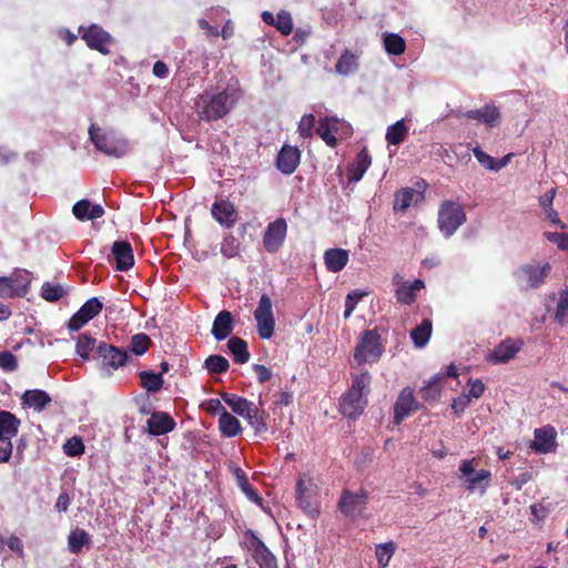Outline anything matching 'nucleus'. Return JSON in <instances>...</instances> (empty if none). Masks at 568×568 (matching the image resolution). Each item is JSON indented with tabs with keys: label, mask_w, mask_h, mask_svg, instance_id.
<instances>
[{
	"label": "nucleus",
	"mask_w": 568,
	"mask_h": 568,
	"mask_svg": "<svg viewBox=\"0 0 568 568\" xmlns=\"http://www.w3.org/2000/svg\"><path fill=\"white\" fill-rule=\"evenodd\" d=\"M432 328V322L427 318H424L418 326L412 329L410 337L417 347H423L428 343Z\"/></svg>",
	"instance_id": "79ce46f5"
},
{
	"label": "nucleus",
	"mask_w": 568,
	"mask_h": 568,
	"mask_svg": "<svg viewBox=\"0 0 568 568\" xmlns=\"http://www.w3.org/2000/svg\"><path fill=\"white\" fill-rule=\"evenodd\" d=\"M211 214L216 222L226 229H232L239 217L234 204L225 200L214 202Z\"/></svg>",
	"instance_id": "dca6fc26"
},
{
	"label": "nucleus",
	"mask_w": 568,
	"mask_h": 568,
	"mask_svg": "<svg viewBox=\"0 0 568 568\" xmlns=\"http://www.w3.org/2000/svg\"><path fill=\"white\" fill-rule=\"evenodd\" d=\"M103 310V303L98 297L89 298L69 320L67 326L71 332L80 331Z\"/></svg>",
	"instance_id": "ddd939ff"
},
{
	"label": "nucleus",
	"mask_w": 568,
	"mask_h": 568,
	"mask_svg": "<svg viewBox=\"0 0 568 568\" xmlns=\"http://www.w3.org/2000/svg\"><path fill=\"white\" fill-rule=\"evenodd\" d=\"M555 321L565 325L568 323V295L564 292L560 293L557 310L555 312Z\"/></svg>",
	"instance_id": "864d4df0"
},
{
	"label": "nucleus",
	"mask_w": 568,
	"mask_h": 568,
	"mask_svg": "<svg viewBox=\"0 0 568 568\" xmlns=\"http://www.w3.org/2000/svg\"><path fill=\"white\" fill-rule=\"evenodd\" d=\"M544 236L551 243H555L558 248L568 252V233L545 232Z\"/></svg>",
	"instance_id": "052dcab7"
},
{
	"label": "nucleus",
	"mask_w": 568,
	"mask_h": 568,
	"mask_svg": "<svg viewBox=\"0 0 568 568\" xmlns=\"http://www.w3.org/2000/svg\"><path fill=\"white\" fill-rule=\"evenodd\" d=\"M176 426L173 417L165 412H154L148 419V432L153 436H160L172 432Z\"/></svg>",
	"instance_id": "5701e85b"
},
{
	"label": "nucleus",
	"mask_w": 568,
	"mask_h": 568,
	"mask_svg": "<svg viewBox=\"0 0 568 568\" xmlns=\"http://www.w3.org/2000/svg\"><path fill=\"white\" fill-rule=\"evenodd\" d=\"M468 386H469V389H468L467 395H469L470 398H479L486 389V386L481 382V379H471L470 378L468 382Z\"/></svg>",
	"instance_id": "338daca9"
},
{
	"label": "nucleus",
	"mask_w": 568,
	"mask_h": 568,
	"mask_svg": "<svg viewBox=\"0 0 568 568\" xmlns=\"http://www.w3.org/2000/svg\"><path fill=\"white\" fill-rule=\"evenodd\" d=\"M95 361L94 367L101 377H108L113 371L124 366L132 357H92Z\"/></svg>",
	"instance_id": "c756f323"
},
{
	"label": "nucleus",
	"mask_w": 568,
	"mask_h": 568,
	"mask_svg": "<svg viewBox=\"0 0 568 568\" xmlns=\"http://www.w3.org/2000/svg\"><path fill=\"white\" fill-rule=\"evenodd\" d=\"M200 407L211 415H220L221 416L223 410H226L225 407L222 405L221 400L217 398H210L207 400H204L200 405Z\"/></svg>",
	"instance_id": "680f3d73"
},
{
	"label": "nucleus",
	"mask_w": 568,
	"mask_h": 568,
	"mask_svg": "<svg viewBox=\"0 0 568 568\" xmlns=\"http://www.w3.org/2000/svg\"><path fill=\"white\" fill-rule=\"evenodd\" d=\"M219 429L225 437H235L242 432L240 420L231 415L227 410H223L219 418Z\"/></svg>",
	"instance_id": "2f4dec72"
},
{
	"label": "nucleus",
	"mask_w": 568,
	"mask_h": 568,
	"mask_svg": "<svg viewBox=\"0 0 568 568\" xmlns=\"http://www.w3.org/2000/svg\"><path fill=\"white\" fill-rule=\"evenodd\" d=\"M338 125L337 119L326 116L320 120L316 133L328 146L335 148L337 144L335 133L338 131Z\"/></svg>",
	"instance_id": "bb28decb"
},
{
	"label": "nucleus",
	"mask_w": 568,
	"mask_h": 568,
	"mask_svg": "<svg viewBox=\"0 0 568 568\" xmlns=\"http://www.w3.org/2000/svg\"><path fill=\"white\" fill-rule=\"evenodd\" d=\"M12 454L11 438L8 436H0V463L9 460Z\"/></svg>",
	"instance_id": "0e129e2a"
},
{
	"label": "nucleus",
	"mask_w": 568,
	"mask_h": 568,
	"mask_svg": "<svg viewBox=\"0 0 568 568\" xmlns=\"http://www.w3.org/2000/svg\"><path fill=\"white\" fill-rule=\"evenodd\" d=\"M382 353L383 346L377 329H367L357 343L354 355H382Z\"/></svg>",
	"instance_id": "6ab92c4d"
},
{
	"label": "nucleus",
	"mask_w": 568,
	"mask_h": 568,
	"mask_svg": "<svg viewBox=\"0 0 568 568\" xmlns=\"http://www.w3.org/2000/svg\"><path fill=\"white\" fill-rule=\"evenodd\" d=\"M471 398L466 393H462L457 397H455L452 402V409L454 414L459 417L465 409L470 405Z\"/></svg>",
	"instance_id": "13d9d810"
},
{
	"label": "nucleus",
	"mask_w": 568,
	"mask_h": 568,
	"mask_svg": "<svg viewBox=\"0 0 568 568\" xmlns=\"http://www.w3.org/2000/svg\"><path fill=\"white\" fill-rule=\"evenodd\" d=\"M77 355H128V351L95 338L90 333L78 336L75 344Z\"/></svg>",
	"instance_id": "6e6552de"
},
{
	"label": "nucleus",
	"mask_w": 568,
	"mask_h": 568,
	"mask_svg": "<svg viewBox=\"0 0 568 568\" xmlns=\"http://www.w3.org/2000/svg\"><path fill=\"white\" fill-rule=\"evenodd\" d=\"M264 316H274L272 301L267 294H262L257 308L254 312V317Z\"/></svg>",
	"instance_id": "4d7b16f0"
},
{
	"label": "nucleus",
	"mask_w": 568,
	"mask_h": 568,
	"mask_svg": "<svg viewBox=\"0 0 568 568\" xmlns=\"http://www.w3.org/2000/svg\"><path fill=\"white\" fill-rule=\"evenodd\" d=\"M407 135L408 126L402 119L387 128L385 139L389 145H399L406 140Z\"/></svg>",
	"instance_id": "72a5a7b5"
},
{
	"label": "nucleus",
	"mask_w": 568,
	"mask_h": 568,
	"mask_svg": "<svg viewBox=\"0 0 568 568\" xmlns=\"http://www.w3.org/2000/svg\"><path fill=\"white\" fill-rule=\"evenodd\" d=\"M72 213L80 221H92L102 217L104 209L100 204H92L83 199L74 203Z\"/></svg>",
	"instance_id": "393cba45"
},
{
	"label": "nucleus",
	"mask_w": 568,
	"mask_h": 568,
	"mask_svg": "<svg viewBox=\"0 0 568 568\" xmlns=\"http://www.w3.org/2000/svg\"><path fill=\"white\" fill-rule=\"evenodd\" d=\"M369 494L361 488L354 493L348 489L343 490L338 500V510L347 518L356 520L359 518L368 504Z\"/></svg>",
	"instance_id": "0eeeda50"
},
{
	"label": "nucleus",
	"mask_w": 568,
	"mask_h": 568,
	"mask_svg": "<svg viewBox=\"0 0 568 568\" xmlns=\"http://www.w3.org/2000/svg\"><path fill=\"white\" fill-rule=\"evenodd\" d=\"M222 399L232 408V410L242 416L246 413L248 407L253 404L244 397L232 393H223Z\"/></svg>",
	"instance_id": "a18cd8bd"
},
{
	"label": "nucleus",
	"mask_w": 568,
	"mask_h": 568,
	"mask_svg": "<svg viewBox=\"0 0 568 568\" xmlns=\"http://www.w3.org/2000/svg\"><path fill=\"white\" fill-rule=\"evenodd\" d=\"M423 408L424 404L416 399L414 389L412 387L403 388L398 394L393 407L394 425H400L404 422V419H406L413 413L422 410Z\"/></svg>",
	"instance_id": "9b49d317"
},
{
	"label": "nucleus",
	"mask_w": 568,
	"mask_h": 568,
	"mask_svg": "<svg viewBox=\"0 0 568 568\" xmlns=\"http://www.w3.org/2000/svg\"><path fill=\"white\" fill-rule=\"evenodd\" d=\"M363 294L362 293H358L356 291L349 293L347 296H346V301H345V312H344V317L347 318L352 315L353 311L355 310L356 307V304L357 302L362 298Z\"/></svg>",
	"instance_id": "69168bd1"
},
{
	"label": "nucleus",
	"mask_w": 568,
	"mask_h": 568,
	"mask_svg": "<svg viewBox=\"0 0 568 568\" xmlns=\"http://www.w3.org/2000/svg\"><path fill=\"white\" fill-rule=\"evenodd\" d=\"M315 123V116L313 114H305L302 116L298 123V133L302 138H311Z\"/></svg>",
	"instance_id": "bf43d9fd"
},
{
	"label": "nucleus",
	"mask_w": 568,
	"mask_h": 568,
	"mask_svg": "<svg viewBox=\"0 0 568 568\" xmlns=\"http://www.w3.org/2000/svg\"><path fill=\"white\" fill-rule=\"evenodd\" d=\"M20 420L8 410H0V436L10 438L18 434Z\"/></svg>",
	"instance_id": "e433bc0d"
},
{
	"label": "nucleus",
	"mask_w": 568,
	"mask_h": 568,
	"mask_svg": "<svg viewBox=\"0 0 568 568\" xmlns=\"http://www.w3.org/2000/svg\"><path fill=\"white\" fill-rule=\"evenodd\" d=\"M111 251L116 271L125 272L134 265L133 250L128 241H115Z\"/></svg>",
	"instance_id": "a211bd4d"
},
{
	"label": "nucleus",
	"mask_w": 568,
	"mask_h": 568,
	"mask_svg": "<svg viewBox=\"0 0 568 568\" xmlns=\"http://www.w3.org/2000/svg\"><path fill=\"white\" fill-rule=\"evenodd\" d=\"M416 197H423V195L412 187L400 189L394 195V211L407 210L414 201H417Z\"/></svg>",
	"instance_id": "473e14b6"
},
{
	"label": "nucleus",
	"mask_w": 568,
	"mask_h": 568,
	"mask_svg": "<svg viewBox=\"0 0 568 568\" xmlns=\"http://www.w3.org/2000/svg\"><path fill=\"white\" fill-rule=\"evenodd\" d=\"M252 535V556L260 568H278L276 557L254 532Z\"/></svg>",
	"instance_id": "f3484780"
},
{
	"label": "nucleus",
	"mask_w": 568,
	"mask_h": 568,
	"mask_svg": "<svg viewBox=\"0 0 568 568\" xmlns=\"http://www.w3.org/2000/svg\"><path fill=\"white\" fill-rule=\"evenodd\" d=\"M425 287L424 281L420 278L415 280L409 285L402 284L395 291V297L398 303L404 305H412L415 303L417 293Z\"/></svg>",
	"instance_id": "cd10ccee"
},
{
	"label": "nucleus",
	"mask_w": 568,
	"mask_h": 568,
	"mask_svg": "<svg viewBox=\"0 0 568 568\" xmlns=\"http://www.w3.org/2000/svg\"><path fill=\"white\" fill-rule=\"evenodd\" d=\"M524 342L520 338H507L503 341L489 355H516L521 351Z\"/></svg>",
	"instance_id": "49530a36"
},
{
	"label": "nucleus",
	"mask_w": 568,
	"mask_h": 568,
	"mask_svg": "<svg viewBox=\"0 0 568 568\" xmlns=\"http://www.w3.org/2000/svg\"><path fill=\"white\" fill-rule=\"evenodd\" d=\"M463 115L469 120H478L488 128H495L500 122V111L495 104H486L479 109L468 110Z\"/></svg>",
	"instance_id": "4be33fe9"
},
{
	"label": "nucleus",
	"mask_w": 568,
	"mask_h": 568,
	"mask_svg": "<svg viewBox=\"0 0 568 568\" xmlns=\"http://www.w3.org/2000/svg\"><path fill=\"white\" fill-rule=\"evenodd\" d=\"M63 452L69 457H78L84 453V444L80 437H71L63 445Z\"/></svg>",
	"instance_id": "3c124183"
},
{
	"label": "nucleus",
	"mask_w": 568,
	"mask_h": 568,
	"mask_svg": "<svg viewBox=\"0 0 568 568\" xmlns=\"http://www.w3.org/2000/svg\"><path fill=\"white\" fill-rule=\"evenodd\" d=\"M233 332V316L230 311H221L214 318L212 334L217 341L225 339Z\"/></svg>",
	"instance_id": "a878e982"
},
{
	"label": "nucleus",
	"mask_w": 568,
	"mask_h": 568,
	"mask_svg": "<svg viewBox=\"0 0 568 568\" xmlns=\"http://www.w3.org/2000/svg\"><path fill=\"white\" fill-rule=\"evenodd\" d=\"M233 475H234V477L236 479L237 486L245 494V496L250 500H252V501H254L256 504H261L262 498L258 495L257 490L250 484V481H248L244 470L242 468H240V467H234L233 468Z\"/></svg>",
	"instance_id": "f704fd0d"
},
{
	"label": "nucleus",
	"mask_w": 568,
	"mask_h": 568,
	"mask_svg": "<svg viewBox=\"0 0 568 568\" xmlns=\"http://www.w3.org/2000/svg\"><path fill=\"white\" fill-rule=\"evenodd\" d=\"M396 550L394 541H388L376 547V558L381 568H385Z\"/></svg>",
	"instance_id": "de8ad7c7"
},
{
	"label": "nucleus",
	"mask_w": 568,
	"mask_h": 568,
	"mask_svg": "<svg viewBox=\"0 0 568 568\" xmlns=\"http://www.w3.org/2000/svg\"><path fill=\"white\" fill-rule=\"evenodd\" d=\"M551 271L549 263L524 264L516 272L515 276L518 284L524 290H532L539 287L548 277Z\"/></svg>",
	"instance_id": "1a4fd4ad"
},
{
	"label": "nucleus",
	"mask_w": 568,
	"mask_h": 568,
	"mask_svg": "<svg viewBox=\"0 0 568 568\" xmlns=\"http://www.w3.org/2000/svg\"><path fill=\"white\" fill-rule=\"evenodd\" d=\"M89 136L95 149L105 155L121 158L129 151L128 140L112 131H105L97 124L90 125Z\"/></svg>",
	"instance_id": "7ed1b4c3"
},
{
	"label": "nucleus",
	"mask_w": 568,
	"mask_h": 568,
	"mask_svg": "<svg viewBox=\"0 0 568 568\" xmlns=\"http://www.w3.org/2000/svg\"><path fill=\"white\" fill-rule=\"evenodd\" d=\"M22 404L36 410H42L51 403L50 395L42 389L26 390L21 397Z\"/></svg>",
	"instance_id": "7c9ffc66"
},
{
	"label": "nucleus",
	"mask_w": 568,
	"mask_h": 568,
	"mask_svg": "<svg viewBox=\"0 0 568 568\" xmlns=\"http://www.w3.org/2000/svg\"><path fill=\"white\" fill-rule=\"evenodd\" d=\"M466 221V214L458 203L444 201L438 211V226L445 236H452Z\"/></svg>",
	"instance_id": "423d86ee"
},
{
	"label": "nucleus",
	"mask_w": 568,
	"mask_h": 568,
	"mask_svg": "<svg viewBox=\"0 0 568 568\" xmlns=\"http://www.w3.org/2000/svg\"><path fill=\"white\" fill-rule=\"evenodd\" d=\"M141 386L150 393L159 392L164 384L162 374L154 373L153 371H141L139 373Z\"/></svg>",
	"instance_id": "4c0bfd02"
},
{
	"label": "nucleus",
	"mask_w": 568,
	"mask_h": 568,
	"mask_svg": "<svg viewBox=\"0 0 568 568\" xmlns=\"http://www.w3.org/2000/svg\"><path fill=\"white\" fill-rule=\"evenodd\" d=\"M90 541L91 537L84 529L75 528L68 537V548L70 552L78 555L82 551L83 546L90 544Z\"/></svg>",
	"instance_id": "58836bf2"
},
{
	"label": "nucleus",
	"mask_w": 568,
	"mask_h": 568,
	"mask_svg": "<svg viewBox=\"0 0 568 568\" xmlns=\"http://www.w3.org/2000/svg\"><path fill=\"white\" fill-rule=\"evenodd\" d=\"M221 253L227 257H234L239 254V242L233 235H227L221 244Z\"/></svg>",
	"instance_id": "5fc2aeb1"
},
{
	"label": "nucleus",
	"mask_w": 568,
	"mask_h": 568,
	"mask_svg": "<svg viewBox=\"0 0 568 568\" xmlns=\"http://www.w3.org/2000/svg\"><path fill=\"white\" fill-rule=\"evenodd\" d=\"M457 367L454 364H450L445 372H438L434 374L420 388L419 395L423 399V404L433 405L437 403L444 389V382L447 377L456 378Z\"/></svg>",
	"instance_id": "9d476101"
},
{
	"label": "nucleus",
	"mask_w": 568,
	"mask_h": 568,
	"mask_svg": "<svg viewBox=\"0 0 568 568\" xmlns=\"http://www.w3.org/2000/svg\"><path fill=\"white\" fill-rule=\"evenodd\" d=\"M372 376L368 371L361 368L352 373V384L338 399V412L349 418H358L368 405Z\"/></svg>",
	"instance_id": "f03ea898"
},
{
	"label": "nucleus",
	"mask_w": 568,
	"mask_h": 568,
	"mask_svg": "<svg viewBox=\"0 0 568 568\" xmlns=\"http://www.w3.org/2000/svg\"><path fill=\"white\" fill-rule=\"evenodd\" d=\"M204 367L210 374H221L229 369L230 364L226 357H206Z\"/></svg>",
	"instance_id": "8fccbe9b"
},
{
	"label": "nucleus",
	"mask_w": 568,
	"mask_h": 568,
	"mask_svg": "<svg viewBox=\"0 0 568 568\" xmlns=\"http://www.w3.org/2000/svg\"><path fill=\"white\" fill-rule=\"evenodd\" d=\"M82 39L90 49L104 55L110 53L109 45L112 42V37L99 24L93 23L88 28L82 29Z\"/></svg>",
	"instance_id": "2eb2a0df"
},
{
	"label": "nucleus",
	"mask_w": 568,
	"mask_h": 568,
	"mask_svg": "<svg viewBox=\"0 0 568 568\" xmlns=\"http://www.w3.org/2000/svg\"><path fill=\"white\" fill-rule=\"evenodd\" d=\"M348 252L344 248H328L324 253L325 266L329 272L342 271L348 262Z\"/></svg>",
	"instance_id": "c85d7f7f"
},
{
	"label": "nucleus",
	"mask_w": 568,
	"mask_h": 568,
	"mask_svg": "<svg viewBox=\"0 0 568 568\" xmlns=\"http://www.w3.org/2000/svg\"><path fill=\"white\" fill-rule=\"evenodd\" d=\"M30 281L21 271H14L8 276H0V297H24L29 292Z\"/></svg>",
	"instance_id": "f8f14e48"
},
{
	"label": "nucleus",
	"mask_w": 568,
	"mask_h": 568,
	"mask_svg": "<svg viewBox=\"0 0 568 568\" xmlns=\"http://www.w3.org/2000/svg\"><path fill=\"white\" fill-rule=\"evenodd\" d=\"M556 429L550 425L536 429L531 448L540 454L552 452L556 448Z\"/></svg>",
	"instance_id": "412c9836"
},
{
	"label": "nucleus",
	"mask_w": 568,
	"mask_h": 568,
	"mask_svg": "<svg viewBox=\"0 0 568 568\" xmlns=\"http://www.w3.org/2000/svg\"><path fill=\"white\" fill-rule=\"evenodd\" d=\"M478 460L476 458L464 459L458 467V478L464 483L468 491H478L484 495L491 484V471L489 469L476 470Z\"/></svg>",
	"instance_id": "39448f33"
},
{
	"label": "nucleus",
	"mask_w": 568,
	"mask_h": 568,
	"mask_svg": "<svg viewBox=\"0 0 568 568\" xmlns=\"http://www.w3.org/2000/svg\"><path fill=\"white\" fill-rule=\"evenodd\" d=\"M358 69V57L349 50H345L335 64V70L341 75H348Z\"/></svg>",
	"instance_id": "c9c22d12"
},
{
	"label": "nucleus",
	"mask_w": 568,
	"mask_h": 568,
	"mask_svg": "<svg viewBox=\"0 0 568 568\" xmlns=\"http://www.w3.org/2000/svg\"><path fill=\"white\" fill-rule=\"evenodd\" d=\"M226 346L232 355H250L247 352V343L241 337L232 336Z\"/></svg>",
	"instance_id": "6e6d98bb"
},
{
	"label": "nucleus",
	"mask_w": 568,
	"mask_h": 568,
	"mask_svg": "<svg viewBox=\"0 0 568 568\" xmlns=\"http://www.w3.org/2000/svg\"><path fill=\"white\" fill-rule=\"evenodd\" d=\"M243 94L239 84H227L222 90L206 89L195 99V113L202 121L215 122L230 114L242 100Z\"/></svg>",
	"instance_id": "f257e3e1"
},
{
	"label": "nucleus",
	"mask_w": 568,
	"mask_h": 568,
	"mask_svg": "<svg viewBox=\"0 0 568 568\" xmlns=\"http://www.w3.org/2000/svg\"><path fill=\"white\" fill-rule=\"evenodd\" d=\"M152 345V341L149 335L145 333H138L131 337L130 344L126 347H123L129 353L133 355H143L146 353Z\"/></svg>",
	"instance_id": "a19ab883"
},
{
	"label": "nucleus",
	"mask_w": 568,
	"mask_h": 568,
	"mask_svg": "<svg viewBox=\"0 0 568 568\" xmlns=\"http://www.w3.org/2000/svg\"><path fill=\"white\" fill-rule=\"evenodd\" d=\"M257 332L262 338H270L274 333V316L255 317Z\"/></svg>",
	"instance_id": "603ef678"
},
{
	"label": "nucleus",
	"mask_w": 568,
	"mask_h": 568,
	"mask_svg": "<svg viewBox=\"0 0 568 568\" xmlns=\"http://www.w3.org/2000/svg\"><path fill=\"white\" fill-rule=\"evenodd\" d=\"M274 27L283 34L288 36L293 31V19L288 11L281 10L276 18Z\"/></svg>",
	"instance_id": "09e8293b"
},
{
	"label": "nucleus",
	"mask_w": 568,
	"mask_h": 568,
	"mask_svg": "<svg viewBox=\"0 0 568 568\" xmlns=\"http://www.w3.org/2000/svg\"><path fill=\"white\" fill-rule=\"evenodd\" d=\"M301 151L296 146L284 144L278 152L276 166L284 174H292L300 164Z\"/></svg>",
	"instance_id": "aec40b11"
},
{
	"label": "nucleus",
	"mask_w": 568,
	"mask_h": 568,
	"mask_svg": "<svg viewBox=\"0 0 568 568\" xmlns=\"http://www.w3.org/2000/svg\"><path fill=\"white\" fill-rule=\"evenodd\" d=\"M295 498L298 508L310 518H315L320 515L318 487L312 477L305 474L298 477L295 486Z\"/></svg>",
	"instance_id": "20e7f679"
},
{
	"label": "nucleus",
	"mask_w": 568,
	"mask_h": 568,
	"mask_svg": "<svg viewBox=\"0 0 568 568\" xmlns=\"http://www.w3.org/2000/svg\"><path fill=\"white\" fill-rule=\"evenodd\" d=\"M476 160L486 169L495 171V159L484 152L479 146L473 149Z\"/></svg>",
	"instance_id": "e2e57ef3"
},
{
	"label": "nucleus",
	"mask_w": 568,
	"mask_h": 568,
	"mask_svg": "<svg viewBox=\"0 0 568 568\" xmlns=\"http://www.w3.org/2000/svg\"><path fill=\"white\" fill-rule=\"evenodd\" d=\"M69 290L58 283L44 282L41 286V297L47 302H57L67 296Z\"/></svg>",
	"instance_id": "37998d69"
},
{
	"label": "nucleus",
	"mask_w": 568,
	"mask_h": 568,
	"mask_svg": "<svg viewBox=\"0 0 568 568\" xmlns=\"http://www.w3.org/2000/svg\"><path fill=\"white\" fill-rule=\"evenodd\" d=\"M385 51L392 55H400L406 50V42L397 33H387L383 40Z\"/></svg>",
	"instance_id": "c03bdc74"
},
{
	"label": "nucleus",
	"mask_w": 568,
	"mask_h": 568,
	"mask_svg": "<svg viewBox=\"0 0 568 568\" xmlns=\"http://www.w3.org/2000/svg\"><path fill=\"white\" fill-rule=\"evenodd\" d=\"M530 511L536 521H542L550 513L549 508L542 503L532 504Z\"/></svg>",
	"instance_id": "774afa93"
},
{
	"label": "nucleus",
	"mask_w": 568,
	"mask_h": 568,
	"mask_svg": "<svg viewBox=\"0 0 568 568\" xmlns=\"http://www.w3.org/2000/svg\"><path fill=\"white\" fill-rule=\"evenodd\" d=\"M372 158L367 148H363L347 169L348 182H358L371 166Z\"/></svg>",
	"instance_id": "b1692460"
},
{
	"label": "nucleus",
	"mask_w": 568,
	"mask_h": 568,
	"mask_svg": "<svg viewBox=\"0 0 568 568\" xmlns=\"http://www.w3.org/2000/svg\"><path fill=\"white\" fill-rule=\"evenodd\" d=\"M243 417L248 422V424L254 428L256 433H264L267 429L265 423V413L264 410H260L254 403L248 407Z\"/></svg>",
	"instance_id": "ea45409f"
},
{
	"label": "nucleus",
	"mask_w": 568,
	"mask_h": 568,
	"mask_svg": "<svg viewBox=\"0 0 568 568\" xmlns=\"http://www.w3.org/2000/svg\"><path fill=\"white\" fill-rule=\"evenodd\" d=\"M287 233V223L285 219L278 217L268 223L264 236L263 246L266 252L274 254L283 246Z\"/></svg>",
	"instance_id": "4468645a"
}]
</instances>
